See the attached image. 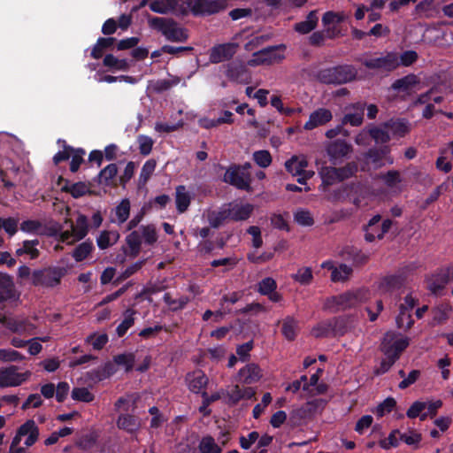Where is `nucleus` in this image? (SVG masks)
<instances>
[{
    "label": "nucleus",
    "mask_w": 453,
    "mask_h": 453,
    "mask_svg": "<svg viewBox=\"0 0 453 453\" xmlns=\"http://www.w3.org/2000/svg\"><path fill=\"white\" fill-rule=\"evenodd\" d=\"M72 398L83 403H90L95 396L86 388H74L72 391Z\"/></svg>",
    "instance_id": "50"
},
{
    "label": "nucleus",
    "mask_w": 453,
    "mask_h": 453,
    "mask_svg": "<svg viewBox=\"0 0 453 453\" xmlns=\"http://www.w3.org/2000/svg\"><path fill=\"white\" fill-rule=\"evenodd\" d=\"M328 268L332 270L331 280L334 282H345L349 279L353 273L352 268L346 264H341L337 267L330 265Z\"/></svg>",
    "instance_id": "28"
},
{
    "label": "nucleus",
    "mask_w": 453,
    "mask_h": 453,
    "mask_svg": "<svg viewBox=\"0 0 453 453\" xmlns=\"http://www.w3.org/2000/svg\"><path fill=\"white\" fill-rule=\"evenodd\" d=\"M113 361L118 365L125 366L126 372H130L133 369L135 358L133 353H127L115 356Z\"/></svg>",
    "instance_id": "45"
},
{
    "label": "nucleus",
    "mask_w": 453,
    "mask_h": 453,
    "mask_svg": "<svg viewBox=\"0 0 453 453\" xmlns=\"http://www.w3.org/2000/svg\"><path fill=\"white\" fill-rule=\"evenodd\" d=\"M409 344L410 339L408 337L399 338L398 334L392 331L387 332L380 346V351L386 357L381 360L380 367L375 370L374 373L379 375L387 372L400 358Z\"/></svg>",
    "instance_id": "1"
},
{
    "label": "nucleus",
    "mask_w": 453,
    "mask_h": 453,
    "mask_svg": "<svg viewBox=\"0 0 453 453\" xmlns=\"http://www.w3.org/2000/svg\"><path fill=\"white\" fill-rule=\"evenodd\" d=\"M198 449L201 453H221L222 449L219 445L215 442V440L210 436H204L202 438Z\"/></svg>",
    "instance_id": "35"
},
{
    "label": "nucleus",
    "mask_w": 453,
    "mask_h": 453,
    "mask_svg": "<svg viewBox=\"0 0 453 453\" xmlns=\"http://www.w3.org/2000/svg\"><path fill=\"white\" fill-rule=\"evenodd\" d=\"M96 441V436L93 434L83 435L79 441L76 442V446L81 449H88L92 448Z\"/></svg>",
    "instance_id": "63"
},
{
    "label": "nucleus",
    "mask_w": 453,
    "mask_h": 453,
    "mask_svg": "<svg viewBox=\"0 0 453 453\" xmlns=\"http://www.w3.org/2000/svg\"><path fill=\"white\" fill-rule=\"evenodd\" d=\"M406 273L402 270L395 274L386 275L378 283V288L382 293H392L401 288L406 282Z\"/></svg>",
    "instance_id": "14"
},
{
    "label": "nucleus",
    "mask_w": 453,
    "mask_h": 453,
    "mask_svg": "<svg viewBox=\"0 0 453 453\" xmlns=\"http://www.w3.org/2000/svg\"><path fill=\"white\" fill-rule=\"evenodd\" d=\"M226 75L229 80L239 83H249L251 79L247 67L242 63H229L226 65Z\"/></svg>",
    "instance_id": "19"
},
{
    "label": "nucleus",
    "mask_w": 453,
    "mask_h": 453,
    "mask_svg": "<svg viewBox=\"0 0 453 453\" xmlns=\"http://www.w3.org/2000/svg\"><path fill=\"white\" fill-rule=\"evenodd\" d=\"M293 279L303 285L309 284L312 279V271L311 267H304L302 269H299L298 272L293 275Z\"/></svg>",
    "instance_id": "54"
},
{
    "label": "nucleus",
    "mask_w": 453,
    "mask_h": 453,
    "mask_svg": "<svg viewBox=\"0 0 453 453\" xmlns=\"http://www.w3.org/2000/svg\"><path fill=\"white\" fill-rule=\"evenodd\" d=\"M280 48H285V46H270L254 52L252 58L248 61V65L256 66L260 65H271L274 62L280 61L284 57L275 53Z\"/></svg>",
    "instance_id": "11"
},
{
    "label": "nucleus",
    "mask_w": 453,
    "mask_h": 453,
    "mask_svg": "<svg viewBox=\"0 0 453 453\" xmlns=\"http://www.w3.org/2000/svg\"><path fill=\"white\" fill-rule=\"evenodd\" d=\"M139 150L142 155H149L151 152L153 140L148 136L141 135L138 137Z\"/></svg>",
    "instance_id": "62"
},
{
    "label": "nucleus",
    "mask_w": 453,
    "mask_h": 453,
    "mask_svg": "<svg viewBox=\"0 0 453 453\" xmlns=\"http://www.w3.org/2000/svg\"><path fill=\"white\" fill-rule=\"evenodd\" d=\"M149 24L159 30L169 41L185 42L188 38L187 30L180 27L173 19L154 17L149 19Z\"/></svg>",
    "instance_id": "5"
},
{
    "label": "nucleus",
    "mask_w": 453,
    "mask_h": 453,
    "mask_svg": "<svg viewBox=\"0 0 453 453\" xmlns=\"http://www.w3.org/2000/svg\"><path fill=\"white\" fill-rule=\"evenodd\" d=\"M118 167L116 164H111L104 168L99 173V182L109 185L110 181L117 175Z\"/></svg>",
    "instance_id": "47"
},
{
    "label": "nucleus",
    "mask_w": 453,
    "mask_h": 453,
    "mask_svg": "<svg viewBox=\"0 0 453 453\" xmlns=\"http://www.w3.org/2000/svg\"><path fill=\"white\" fill-rule=\"evenodd\" d=\"M414 321L411 319V315L407 311V308L404 304L400 305V312L396 317V326L398 328L410 329L413 325Z\"/></svg>",
    "instance_id": "38"
},
{
    "label": "nucleus",
    "mask_w": 453,
    "mask_h": 453,
    "mask_svg": "<svg viewBox=\"0 0 453 453\" xmlns=\"http://www.w3.org/2000/svg\"><path fill=\"white\" fill-rule=\"evenodd\" d=\"M297 327L296 321L291 318L288 317L282 324V334L288 341H293L296 337V330Z\"/></svg>",
    "instance_id": "44"
},
{
    "label": "nucleus",
    "mask_w": 453,
    "mask_h": 453,
    "mask_svg": "<svg viewBox=\"0 0 453 453\" xmlns=\"http://www.w3.org/2000/svg\"><path fill=\"white\" fill-rule=\"evenodd\" d=\"M295 221L303 226H311L314 224V219L309 211L299 210L294 215Z\"/></svg>",
    "instance_id": "51"
},
{
    "label": "nucleus",
    "mask_w": 453,
    "mask_h": 453,
    "mask_svg": "<svg viewBox=\"0 0 453 453\" xmlns=\"http://www.w3.org/2000/svg\"><path fill=\"white\" fill-rule=\"evenodd\" d=\"M130 213V203L128 199H124L116 208V215L120 223L125 222Z\"/></svg>",
    "instance_id": "55"
},
{
    "label": "nucleus",
    "mask_w": 453,
    "mask_h": 453,
    "mask_svg": "<svg viewBox=\"0 0 453 453\" xmlns=\"http://www.w3.org/2000/svg\"><path fill=\"white\" fill-rule=\"evenodd\" d=\"M115 372L116 368L114 364L108 362L104 364L102 367L89 372L88 378L95 381H100L106 378H109Z\"/></svg>",
    "instance_id": "32"
},
{
    "label": "nucleus",
    "mask_w": 453,
    "mask_h": 453,
    "mask_svg": "<svg viewBox=\"0 0 453 453\" xmlns=\"http://www.w3.org/2000/svg\"><path fill=\"white\" fill-rule=\"evenodd\" d=\"M333 118L332 112L326 108H319L311 113L309 120L304 124V129L312 130L329 122Z\"/></svg>",
    "instance_id": "20"
},
{
    "label": "nucleus",
    "mask_w": 453,
    "mask_h": 453,
    "mask_svg": "<svg viewBox=\"0 0 453 453\" xmlns=\"http://www.w3.org/2000/svg\"><path fill=\"white\" fill-rule=\"evenodd\" d=\"M426 408V403L424 402H414L411 406L408 409L406 415L410 418H415L418 417L421 412Z\"/></svg>",
    "instance_id": "64"
},
{
    "label": "nucleus",
    "mask_w": 453,
    "mask_h": 453,
    "mask_svg": "<svg viewBox=\"0 0 453 453\" xmlns=\"http://www.w3.org/2000/svg\"><path fill=\"white\" fill-rule=\"evenodd\" d=\"M333 336H343L354 328V319L350 316H341L330 319Z\"/></svg>",
    "instance_id": "21"
},
{
    "label": "nucleus",
    "mask_w": 453,
    "mask_h": 453,
    "mask_svg": "<svg viewBox=\"0 0 453 453\" xmlns=\"http://www.w3.org/2000/svg\"><path fill=\"white\" fill-rule=\"evenodd\" d=\"M180 0H155L150 4V8L152 12L166 14L170 12H175L181 14H186L187 10L182 5H180Z\"/></svg>",
    "instance_id": "17"
},
{
    "label": "nucleus",
    "mask_w": 453,
    "mask_h": 453,
    "mask_svg": "<svg viewBox=\"0 0 453 453\" xmlns=\"http://www.w3.org/2000/svg\"><path fill=\"white\" fill-rule=\"evenodd\" d=\"M358 171L356 162H349L342 167L323 166L319 171L323 188L353 177Z\"/></svg>",
    "instance_id": "3"
},
{
    "label": "nucleus",
    "mask_w": 453,
    "mask_h": 453,
    "mask_svg": "<svg viewBox=\"0 0 453 453\" xmlns=\"http://www.w3.org/2000/svg\"><path fill=\"white\" fill-rule=\"evenodd\" d=\"M253 159L257 165L265 168L272 163V156L268 150H258L253 154Z\"/></svg>",
    "instance_id": "52"
},
{
    "label": "nucleus",
    "mask_w": 453,
    "mask_h": 453,
    "mask_svg": "<svg viewBox=\"0 0 453 453\" xmlns=\"http://www.w3.org/2000/svg\"><path fill=\"white\" fill-rule=\"evenodd\" d=\"M24 359V357L13 349H0V361L15 362Z\"/></svg>",
    "instance_id": "59"
},
{
    "label": "nucleus",
    "mask_w": 453,
    "mask_h": 453,
    "mask_svg": "<svg viewBox=\"0 0 453 453\" xmlns=\"http://www.w3.org/2000/svg\"><path fill=\"white\" fill-rule=\"evenodd\" d=\"M318 20L317 11H311L309 12L304 21L298 22L295 25L294 29L301 35H306L317 27Z\"/></svg>",
    "instance_id": "27"
},
{
    "label": "nucleus",
    "mask_w": 453,
    "mask_h": 453,
    "mask_svg": "<svg viewBox=\"0 0 453 453\" xmlns=\"http://www.w3.org/2000/svg\"><path fill=\"white\" fill-rule=\"evenodd\" d=\"M117 426L119 429L133 433L139 428L140 423L137 418L133 415L121 414L117 420Z\"/></svg>",
    "instance_id": "31"
},
{
    "label": "nucleus",
    "mask_w": 453,
    "mask_h": 453,
    "mask_svg": "<svg viewBox=\"0 0 453 453\" xmlns=\"http://www.w3.org/2000/svg\"><path fill=\"white\" fill-rule=\"evenodd\" d=\"M341 254L345 259L351 260L355 266H362L369 261L368 254L353 246L345 247Z\"/></svg>",
    "instance_id": "22"
},
{
    "label": "nucleus",
    "mask_w": 453,
    "mask_h": 453,
    "mask_svg": "<svg viewBox=\"0 0 453 453\" xmlns=\"http://www.w3.org/2000/svg\"><path fill=\"white\" fill-rule=\"evenodd\" d=\"M345 19V15L342 12H326L322 18L324 26H328L334 23H341Z\"/></svg>",
    "instance_id": "60"
},
{
    "label": "nucleus",
    "mask_w": 453,
    "mask_h": 453,
    "mask_svg": "<svg viewBox=\"0 0 453 453\" xmlns=\"http://www.w3.org/2000/svg\"><path fill=\"white\" fill-rule=\"evenodd\" d=\"M65 267L49 266L35 270L31 275V283L35 287L53 288L61 283V279L66 274Z\"/></svg>",
    "instance_id": "4"
},
{
    "label": "nucleus",
    "mask_w": 453,
    "mask_h": 453,
    "mask_svg": "<svg viewBox=\"0 0 453 453\" xmlns=\"http://www.w3.org/2000/svg\"><path fill=\"white\" fill-rule=\"evenodd\" d=\"M368 291L366 289H358L357 291H348L339 296H334L327 298L324 303L325 310H345L356 305L366 298Z\"/></svg>",
    "instance_id": "6"
},
{
    "label": "nucleus",
    "mask_w": 453,
    "mask_h": 453,
    "mask_svg": "<svg viewBox=\"0 0 453 453\" xmlns=\"http://www.w3.org/2000/svg\"><path fill=\"white\" fill-rule=\"evenodd\" d=\"M71 228L73 236L75 239L69 243H73L74 241H79L85 237L88 232V226H87V219L85 216H80L77 219L76 226H74L73 223L71 224Z\"/></svg>",
    "instance_id": "36"
},
{
    "label": "nucleus",
    "mask_w": 453,
    "mask_h": 453,
    "mask_svg": "<svg viewBox=\"0 0 453 453\" xmlns=\"http://www.w3.org/2000/svg\"><path fill=\"white\" fill-rule=\"evenodd\" d=\"M263 377V371L260 366L255 363H250L238 372L239 381L242 384H253L260 380Z\"/></svg>",
    "instance_id": "18"
},
{
    "label": "nucleus",
    "mask_w": 453,
    "mask_h": 453,
    "mask_svg": "<svg viewBox=\"0 0 453 453\" xmlns=\"http://www.w3.org/2000/svg\"><path fill=\"white\" fill-rule=\"evenodd\" d=\"M329 159L334 164L342 160L352 152V146L344 140L337 139L330 142L326 148Z\"/></svg>",
    "instance_id": "15"
},
{
    "label": "nucleus",
    "mask_w": 453,
    "mask_h": 453,
    "mask_svg": "<svg viewBox=\"0 0 453 453\" xmlns=\"http://www.w3.org/2000/svg\"><path fill=\"white\" fill-rule=\"evenodd\" d=\"M16 290L12 278L0 273V303L15 297Z\"/></svg>",
    "instance_id": "23"
},
{
    "label": "nucleus",
    "mask_w": 453,
    "mask_h": 453,
    "mask_svg": "<svg viewBox=\"0 0 453 453\" xmlns=\"http://www.w3.org/2000/svg\"><path fill=\"white\" fill-rule=\"evenodd\" d=\"M164 301L171 307L172 310L176 311L183 308L189 301L187 296H181L179 299H173L170 293H165Z\"/></svg>",
    "instance_id": "53"
},
{
    "label": "nucleus",
    "mask_w": 453,
    "mask_h": 453,
    "mask_svg": "<svg viewBox=\"0 0 453 453\" xmlns=\"http://www.w3.org/2000/svg\"><path fill=\"white\" fill-rule=\"evenodd\" d=\"M207 383L208 378L201 372H198L194 373L193 379L190 380L189 388L193 392L198 393L201 389L205 388Z\"/></svg>",
    "instance_id": "46"
},
{
    "label": "nucleus",
    "mask_w": 453,
    "mask_h": 453,
    "mask_svg": "<svg viewBox=\"0 0 453 453\" xmlns=\"http://www.w3.org/2000/svg\"><path fill=\"white\" fill-rule=\"evenodd\" d=\"M307 165L308 162L305 158L299 159L296 156H293L285 163L287 171L293 176H301Z\"/></svg>",
    "instance_id": "30"
},
{
    "label": "nucleus",
    "mask_w": 453,
    "mask_h": 453,
    "mask_svg": "<svg viewBox=\"0 0 453 453\" xmlns=\"http://www.w3.org/2000/svg\"><path fill=\"white\" fill-rule=\"evenodd\" d=\"M136 311L133 309H127L125 311V319L117 327V334L119 337H122L127 333V331L134 325V315Z\"/></svg>",
    "instance_id": "39"
},
{
    "label": "nucleus",
    "mask_w": 453,
    "mask_h": 453,
    "mask_svg": "<svg viewBox=\"0 0 453 453\" xmlns=\"http://www.w3.org/2000/svg\"><path fill=\"white\" fill-rule=\"evenodd\" d=\"M385 129L390 131L393 135L403 137L410 132V127L404 119H389L383 123Z\"/></svg>",
    "instance_id": "25"
},
{
    "label": "nucleus",
    "mask_w": 453,
    "mask_h": 453,
    "mask_svg": "<svg viewBox=\"0 0 453 453\" xmlns=\"http://www.w3.org/2000/svg\"><path fill=\"white\" fill-rule=\"evenodd\" d=\"M157 165V162L155 159L148 160L142 166L140 178H139V186H145L151 174L153 173Z\"/></svg>",
    "instance_id": "42"
},
{
    "label": "nucleus",
    "mask_w": 453,
    "mask_h": 453,
    "mask_svg": "<svg viewBox=\"0 0 453 453\" xmlns=\"http://www.w3.org/2000/svg\"><path fill=\"white\" fill-rule=\"evenodd\" d=\"M366 104L364 102H357L345 107L347 113L342 119V124H350L353 127H359L364 121V111Z\"/></svg>",
    "instance_id": "16"
},
{
    "label": "nucleus",
    "mask_w": 453,
    "mask_h": 453,
    "mask_svg": "<svg viewBox=\"0 0 453 453\" xmlns=\"http://www.w3.org/2000/svg\"><path fill=\"white\" fill-rule=\"evenodd\" d=\"M229 218V212L227 211V209H224L220 211H212L210 212L208 215V219L210 222V225L213 228H218L220 225L223 224V222Z\"/></svg>",
    "instance_id": "43"
},
{
    "label": "nucleus",
    "mask_w": 453,
    "mask_h": 453,
    "mask_svg": "<svg viewBox=\"0 0 453 453\" xmlns=\"http://www.w3.org/2000/svg\"><path fill=\"white\" fill-rule=\"evenodd\" d=\"M127 244L130 249L129 255L132 257L138 256L141 250L142 235L138 231L131 232L126 238Z\"/></svg>",
    "instance_id": "34"
},
{
    "label": "nucleus",
    "mask_w": 453,
    "mask_h": 453,
    "mask_svg": "<svg viewBox=\"0 0 453 453\" xmlns=\"http://www.w3.org/2000/svg\"><path fill=\"white\" fill-rule=\"evenodd\" d=\"M104 65L119 70H127L129 68V65L126 59H118L112 54L105 55L104 58Z\"/></svg>",
    "instance_id": "48"
},
{
    "label": "nucleus",
    "mask_w": 453,
    "mask_h": 453,
    "mask_svg": "<svg viewBox=\"0 0 453 453\" xmlns=\"http://www.w3.org/2000/svg\"><path fill=\"white\" fill-rule=\"evenodd\" d=\"M357 70L352 65H338L319 70L314 78L326 85H342L357 80Z\"/></svg>",
    "instance_id": "2"
},
{
    "label": "nucleus",
    "mask_w": 453,
    "mask_h": 453,
    "mask_svg": "<svg viewBox=\"0 0 453 453\" xmlns=\"http://www.w3.org/2000/svg\"><path fill=\"white\" fill-rule=\"evenodd\" d=\"M396 402L394 398L388 397L380 403L376 408V413L379 417H382L386 412H390L395 406Z\"/></svg>",
    "instance_id": "61"
},
{
    "label": "nucleus",
    "mask_w": 453,
    "mask_h": 453,
    "mask_svg": "<svg viewBox=\"0 0 453 453\" xmlns=\"http://www.w3.org/2000/svg\"><path fill=\"white\" fill-rule=\"evenodd\" d=\"M452 280L449 273L448 272L441 275L439 279L436 280H434L429 283L428 289L431 291L434 295H439L441 293V291L444 289L445 286Z\"/></svg>",
    "instance_id": "41"
},
{
    "label": "nucleus",
    "mask_w": 453,
    "mask_h": 453,
    "mask_svg": "<svg viewBox=\"0 0 453 453\" xmlns=\"http://www.w3.org/2000/svg\"><path fill=\"white\" fill-rule=\"evenodd\" d=\"M180 78L178 76H169L167 79L159 80L152 85V88L157 93L170 89L172 87L178 85L180 82Z\"/></svg>",
    "instance_id": "37"
},
{
    "label": "nucleus",
    "mask_w": 453,
    "mask_h": 453,
    "mask_svg": "<svg viewBox=\"0 0 453 453\" xmlns=\"http://www.w3.org/2000/svg\"><path fill=\"white\" fill-rule=\"evenodd\" d=\"M92 250V243L89 242H84L78 245L73 251V257L77 262H81L85 259Z\"/></svg>",
    "instance_id": "49"
},
{
    "label": "nucleus",
    "mask_w": 453,
    "mask_h": 453,
    "mask_svg": "<svg viewBox=\"0 0 453 453\" xmlns=\"http://www.w3.org/2000/svg\"><path fill=\"white\" fill-rule=\"evenodd\" d=\"M186 3L195 15H211L226 7L223 0H187Z\"/></svg>",
    "instance_id": "10"
},
{
    "label": "nucleus",
    "mask_w": 453,
    "mask_h": 453,
    "mask_svg": "<svg viewBox=\"0 0 453 453\" xmlns=\"http://www.w3.org/2000/svg\"><path fill=\"white\" fill-rule=\"evenodd\" d=\"M239 48L237 42H227L215 45L211 49L210 62L219 64L231 59Z\"/></svg>",
    "instance_id": "13"
},
{
    "label": "nucleus",
    "mask_w": 453,
    "mask_h": 453,
    "mask_svg": "<svg viewBox=\"0 0 453 453\" xmlns=\"http://www.w3.org/2000/svg\"><path fill=\"white\" fill-rule=\"evenodd\" d=\"M311 334L315 338L333 336V328L330 319L319 323L311 329Z\"/></svg>",
    "instance_id": "40"
},
{
    "label": "nucleus",
    "mask_w": 453,
    "mask_h": 453,
    "mask_svg": "<svg viewBox=\"0 0 453 453\" xmlns=\"http://www.w3.org/2000/svg\"><path fill=\"white\" fill-rule=\"evenodd\" d=\"M31 375L29 371L23 373L18 372V367L12 365L0 370V387H16L27 380Z\"/></svg>",
    "instance_id": "12"
},
{
    "label": "nucleus",
    "mask_w": 453,
    "mask_h": 453,
    "mask_svg": "<svg viewBox=\"0 0 453 453\" xmlns=\"http://www.w3.org/2000/svg\"><path fill=\"white\" fill-rule=\"evenodd\" d=\"M358 61L367 69L377 72H391L400 65L398 57L394 52H388L377 58H359Z\"/></svg>",
    "instance_id": "8"
},
{
    "label": "nucleus",
    "mask_w": 453,
    "mask_h": 453,
    "mask_svg": "<svg viewBox=\"0 0 453 453\" xmlns=\"http://www.w3.org/2000/svg\"><path fill=\"white\" fill-rule=\"evenodd\" d=\"M142 235L147 244L152 245L157 240V231L154 225L142 226Z\"/></svg>",
    "instance_id": "56"
},
{
    "label": "nucleus",
    "mask_w": 453,
    "mask_h": 453,
    "mask_svg": "<svg viewBox=\"0 0 453 453\" xmlns=\"http://www.w3.org/2000/svg\"><path fill=\"white\" fill-rule=\"evenodd\" d=\"M390 151V149L388 146H384L380 149H370L365 157L369 159H371L372 162L376 163L379 160L382 159L384 156L388 154Z\"/></svg>",
    "instance_id": "58"
},
{
    "label": "nucleus",
    "mask_w": 453,
    "mask_h": 453,
    "mask_svg": "<svg viewBox=\"0 0 453 453\" xmlns=\"http://www.w3.org/2000/svg\"><path fill=\"white\" fill-rule=\"evenodd\" d=\"M368 134L376 143H387L390 141L388 130L385 129L383 123L380 127H368Z\"/></svg>",
    "instance_id": "33"
},
{
    "label": "nucleus",
    "mask_w": 453,
    "mask_h": 453,
    "mask_svg": "<svg viewBox=\"0 0 453 453\" xmlns=\"http://www.w3.org/2000/svg\"><path fill=\"white\" fill-rule=\"evenodd\" d=\"M276 281L273 278L267 277L258 283L257 290L261 295L266 296L269 295L271 292L274 291L276 289Z\"/></svg>",
    "instance_id": "57"
},
{
    "label": "nucleus",
    "mask_w": 453,
    "mask_h": 453,
    "mask_svg": "<svg viewBox=\"0 0 453 453\" xmlns=\"http://www.w3.org/2000/svg\"><path fill=\"white\" fill-rule=\"evenodd\" d=\"M229 208H227V211L229 212L230 219L239 221V220H246L250 218L253 211V205L245 204H232L229 203Z\"/></svg>",
    "instance_id": "24"
},
{
    "label": "nucleus",
    "mask_w": 453,
    "mask_h": 453,
    "mask_svg": "<svg viewBox=\"0 0 453 453\" xmlns=\"http://www.w3.org/2000/svg\"><path fill=\"white\" fill-rule=\"evenodd\" d=\"M418 84H419V79L417 75L411 73L395 81L391 88L394 90L410 93L411 90Z\"/></svg>",
    "instance_id": "26"
},
{
    "label": "nucleus",
    "mask_w": 453,
    "mask_h": 453,
    "mask_svg": "<svg viewBox=\"0 0 453 453\" xmlns=\"http://www.w3.org/2000/svg\"><path fill=\"white\" fill-rule=\"evenodd\" d=\"M326 403V402L323 399H314L305 403L302 407L290 413L289 425L294 427L302 425L304 419L310 418L318 411H322Z\"/></svg>",
    "instance_id": "7"
},
{
    "label": "nucleus",
    "mask_w": 453,
    "mask_h": 453,
    "mask_svg": "<svg viewBox=\"0 0 453 453\" xmlns=\"http://www.w3.org/2000/svg\"><path fill=\"white\" fill-rule=\"evenodd\" d=\"M190 201L191 196L189 193L187 191L186 187L182 185L178 186L176 188L175 197L177 211L180 213H183L184 211H186L190 204Z\"/></svg>",
    "instance_id": "29"
},
{
    "label": "nucleus",
    "mask_w": 453,
    "mask_h": 453,
    "mask_svg": "<svg viewBox=\"0 0 453 453\" xmlns=\"http://www.w3.org/2000/svg\"><path fill=\"white\" fill-rule=\"evenodd\" d=\"M224 181L238 189L252 192L250 173L242 171L241 165H231L226 169Z\"/></svg>",
    "instance_id": "9"
}]
</instances>
